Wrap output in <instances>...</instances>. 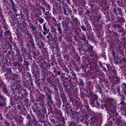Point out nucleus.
I'll return each mask as SVG.
<instances>
[{
    "mask_svg": "<svg viewBox=\"0 0 126 126\" xmlns=\"http://www.w3.org/2000/svg\"><path fill=\"white\" fill-rule=\"evenodd\" d=\"M46 25H47V23H45L43 25V29L44 31H46L48 33L49 32V30L47 28V27H46Z\"/></svg>",
    "mask_w": 126,
    "mask_h": 126,
    "instance_id": "obj_1",
    "label": "nucleus"
},
{
    "mask_svg": "<svg viewBox=\"0 0 126 126\" xmlns=\"http://www.w3.org/2000/svg\"><path fill=\"white\" fill-rule=\"evenodd\" d=\"M30 27L32 32H34V31L36 30V27H35V26H33L32 24H31Z\"/></svg>",
    "mask_w": 126,
    "mask_h": 126,
    "instance_id": "obj_2",
    "label": "nucleus"
},
{
    "mask_svg": "<svg viewBox=\"0 0 126 126\" xmlns=\"http://www.w3.org/2000/svg\"><path fill=\"white\" fill-rule=\"evenodd\" d=\"M46 13H47V14L48 13H49L50 10H51V8H50V6H47L46 8Z\"/></svg>",
    "mask_w": 126,
    "mask_h": 126,
    "instance_id": "obj_3",
    "label": "nucleus"
},
{
    "mask_svg": "<svg viewBox=\"0 0 126 126\" xmlns=\"http://www.w3.org/2000/svg\"><path fill=\"white\" fill-rule=\"evenodd\" d=\"M4 102L0 103V107H3L5 105V99L3 98Z\"/></svg>",
    "mask_w": 126,
    "mask_h": 126,
    "instance_id": "obj_4",
    "label": "nucleus"
},
{
    "mask_svg": "<svg viewBox=\"0 0 126 126\" xmlns=\"http://www.w3.org/2000/svg\"><path fill=\"white\" fill-rule=\"evenodd\" d=\"M12 8L13 9V10H14V11H15V12H16V11H17V9H16V6H15V5H12Z\"/></svg>",
    "mask_w": 126,
    "mask_h": 126,
    "instance_id": "obj_5",
    "label": "nucleus"
},
{
    "mask_svg": "<svg viewBox=\"0 0 126 126\" xmlns=\"http://www.w3.org/2000/svg\"><path fill=\"white\" fill-rule=\"evenodd\" d=\"M31 42L32 43V47H34V40L33 39V38L32 36H31Z\"/></svg>",
    "mask_w": 126,
    "mask_h": 126,
    "instance_id": "obj_6",
    "label": "nucleus"
},
{
    "mask_svg": "<svg viewBox=\"0 0 126 126\" xmlns=\"http://www.w3.org/2000/svg\"><path fill=\"white\" fill-rule=\"evenodd\" d=\"M38 22H39V23H40V24H42L43 22H44V19L42 18H39Z\"/></svg>",
    "mask_w": 126,
    "mask_h": 126,
    "instance_id": "obj_7",
    "label": "nucleus"
},
{
    "mask_svg": "<svg viewBox=\"0 0 126 126\" xmlns=\"http://www.w3.org/2000/svg\"><path fill=\"white\" fill-rule=\"evenodd\" d=\"M58 31L59 33V34H62L63 33V32L62 31V29L61 28V27L59 26L58 28Z\"/></svg>",
    "mask_w": 126,
    "mask_h": 126,
    "instance_id": "obj_8",
    "label": "nucleus"
},
{
    "mask_svg": "<svg viewBox=\"0 0 126 126\" xmlns=\"http://www.w3.org/2000/svg\"><path fill=\"white\" fill-rule=\"evenodd\" d=\"M2 90L4 93H7L8 92V90L5 87H4Z\"/></svg>",
    "mask_w": 126,
    "mask_h": 126,
    "instance_id": "obj_9",
    "label": "nucleus"
},
{
    "mask_svg": "<svg viewBox=\"0 0 126 126\" xmlns=\"http://www.w3.org/2000/svg\"><path fill=\"white\" fill-rule=\"evenodd\" d=\"M41 9H42V12H43L44 14H45V15H48V14L47 13V12H46L45 8L42 7Z\"/></svg>",
    "mask_w": 126,
    "mask_h": 126,
    "instance_id": "obj_10",
    "label": "nucleus"
},
{
    "mask_svg": "<svg viewBox=\"0 0 126 126\" xmlns=\"http://www.w3.org/2000/svg\"><path fill=\"white\" fill-rule=\"evenodd\" d=\"M63 12L65 15H67V16H68V14L66 13V10H65V9H64Z\"/></svg>",
    "mask_w": 126,
    "mask_h": 126,
    "instance_id": "obj_11",
    "label": "nucleus"
},
{
    "mask_svg": "<svg viewBox=\"0 0 126 126\" xmlns=\"http://www.w3.org/2000/svg\"><path fill=\"white\" fill-rule=\"evenodd\" d=\"M73 19V21H74V22H75V23H77V22H78V20H77V18H74Z\"/></svg>",
    "mask_w": 126,
    "mask_h": 126,
    "instance_id": "obj_12",
    "label": "nucleus"
},
{
    "mask_svg": "<svg viewBox=\"0 0 126 126\" xmlns=\"http://www.w3.org/2000/svg\"><path fill=\"white\" fill-rule=\"evenodd\" d=\"M10 3H11L12 5H14V2H13V0H10Z\"/></svg>",
    "mask_w": 126,
    "mask_h": 126,
    "instance_id": "obj_13",
    "label": "nucleus"
},
{
    "mask_svg": "<svg viewBox=\"0 0 126 126\" xmlns=\"http://www.w3.org/2000/svg\"><path fill=\"white\" fill-rule=\"evenodd\" d=\"M5 34H8V35H10V32L9 31H6L5 32Z\"/></svg>",
    "mask_w": 126,
    "mask_h": 126,
    "instance_id": "obj_14",
    "label": "nucleus"
},
{
    "mask_svg": "<svg viewBox=\"0 0 126 126\" xmlns=\"http://www.w3.org/2000/svg\"><path fill=\"white\" fill-rule=\"evenodd\" d=\"M102 57L104 58V59H106V55L105 54V53H103L102 54Z\"/></svg>",
    "mask_w": 126,
    "mask_h": 126,
    "instance_id": "obj_15",
    "label": "nucleus"
},
{
    "mask_svg": "<svg viewBox=\"0 0 126 126\" xmlns=\"http://www.w3.org/2000/svg\"><path fill=\"white\" fill-rule=\"evenodd\" d=\"M107 113L108 115H111L112 114V112L109 110H107Z\"/></svg>",
    "mask_w": 126,
    "mask_h": 126,
    "instance_id": "obj_16",
    "label": "nucleus"
},
{
    "mask_svg": "<svg viewBox=\"0 0 126 126\" xmlns=\"http://www.w3.org/2000/svg\"><path fill=\"white\" fill-rule=\"evenodd\" d=\"M122 125H123V121H120V123H118V126H122Z\"/></svg>",
    "mask_w": 126,
    "mask_h": 126,
    "instance_id": "obj_17",
    "label": "nucleus"
},
{
    "mask_svg": "<svg viewBox=\"0 0 126 126\" xmlns=\"http://www.w3.org/2000/svg\"><path fill=\"white\" fill-rule=\"evenodd\" d=\"M3 99H4V98H3V96L0 95V100H3Z\"/></svg>",
    "mask_w": 126,
    "mask_h": 126,
    "instance_id": "obj_18",
    "label": "nucleus"
},
{
    "mask_svg": "<svg viewBox=\"0 0 126 126\" xmlns=\"http://www.w3.org/2000/svg\"><path fill=\"white\" fill-rule=\"evenodd\" d=\"M43 35H44V36H46V35H47V32H43Z\"/></svg>",
    "mask_w": 126,
    "mask_h": 126,
    "instance_id": "obj_19",
    "label": "nucleus"
},
{
    "mask_svg": "<svg viewBox=\"0 0 126 126\" xmlns=\"http://www.w3.org/2000/svg\"><path fill=\"white\" fill-rule=\"evenodd\" d=\"M82 29L84 31H86V29H85L83 26L82 27Z\"/></svg>",
    "mask_w": 126,
    "mask_h": 126,
    "instance_id": "obj_20",
    "label": "nucleus"
},
{
    "mask_svg": "<svg viewBox=\"0 0 126 126\" xmlns=\"http://www.w3.org/2000/svg\"><path fill=\"white\" fill-rule=\"evenodd\" d=\"M32 110L33 111L34 113H37V110H35V108L32 109Z\"/></svg>",
    "mask_w": 126,
    "mask_h": 126,
    "instance_id": "obj_21",
    "label": "nucleus"
},
{
    "mask_svg": "<svg viewBox=\"0 0 126 126\" xmlns=\"http://www.w3.org/2000/svg\"><path fill=\"white\" fill-rule=\"evenodd\" d=\"M36 42H37V41H38L39 40V38L38 37H35V39Z\"/></svg>",
    "mask_w": 126,
    "mask_h": 126,
    "instance_id": "obj_22",
    "label": "nucleus"
},
{
    "mask_svg": "<svg viewBox=\"0 0 126 126\" xmlns=\"http://www.w3.org/2000/svg\"><path fill=\"white\" fill-rule=\"evenodd\" d=\"M47 38L49 40L50 39V35H47Z\"/></svg>",
    "mask_w": 126,
    "mask_h": 126,
    "instance_id": "obj_23",
    "label": "nucleus"
},
{
    "mask_svg": "<svg viewBox=\"0 0 126 126\" xmlns=\"http://www.w3.org/2000/svg\"><path fill=\"white\" fill-rule=\"evenodd\" d=\"M107 67V68H109V67H110V66L109 65H108V64H106Z\"/></svg>",
    "mask_w": 126,
    "mask_h": 126,
    "instance_id": "obj_24",
    "label": "nucleus"
},
{
    "mask_svg": "<svg viewBox=\"0 0 126 126\" xmlns=\"http://www.w3.org/2000/svg\"><path fill=\"white\" fill-rule=\"evenodd\" d=\"M48 98H49V99L50 100H51V96L48 95Z\"/></svg>",
    "mask_w": 126,
    "mask_h": 126,
    "instance_id": "obj_25",
    "label": "nucleus"
},
{
    "mask_svg": "<svg viewBox=\"0 0 126 126\" xmlns=\"http://www.w3.org/2000/svg\"><path fill=\"white\" fill-rule=\"evenodd\" d=\"M57 74H58V75H60L61 74V72H58L57 73Z\"/></svg>",
    "mask_w": 126,
    "mask_h": 126,
    "instance_id": "obj_26",
    "label": "nucleus"
},
{
    "mask_svg": "<svg viewBox=\"0 0 126 126\" xmlns=\"http://www.w3.org/2000/svg\"><path fill=\"white\" fill-rule=\"evenodd\" d=\"M90 50H92L93 48H92V47H90Z\"/></svg>",
    "mask_w": 126,
    "mask_h": 126,
    "instance_id": "obj_27",
    "label": "nucleus"
},
{
    "mask_svg": "<svg viewBox=\"0 0 126 126\" xmlns=\"http://www.w3.org/2000/svg\"><path fill=\"white\" fill-rule=\"evenodd\" d=\"M121 105H123V102H121L120 103Z\"/></svg>",
    "mask_w": 126,
    "mask_h": 126,
    "instance_id": "obj_28",
    "label": "nucleus"
},
{
    "mask_svg": "<svg viewBox=\"0 0 126 126\" xmlns=\"http://www.w3.org/2000/svg\"><path fill=\"white\" fill-rule=\"evenodd\" d=\"M113 113H116V110H114V112Z\"/></svg>",
    "mask_w": 126,
    "mask_h": 126,
    "instance_id": "obj_29",
    "label": "nucleus"
},
{
    "mask_svg": "<svg viewBox=\"0 0 126 126\" xmlns=\"http://www.w3.org/2000/svg\"><path fill=\"white\" fill-rule=\"evenodd\" d=\"M90 56L91 57H93V56L92 55H91Z\"/></svg>",
    "mask_w": 126,
    "mask_h": 126,
    "instance_id": "obj_30",
    "label": "nucleus"
},
{
    "mask_svg": "<svg viewBox=\"0 0 126 126\" xmlns=\"http://www.w3.org/2000/svg\"><path fill=\"white\" fill-rule=\"evenodd\" d=\"M103 68H104V70H106V68L105 67H103Z\"/></svg>",
    "mask_w": 126,
    "mask_h": 126,
    "instance_id": "obj_31",
    "label": "nucleus"
},
{
    "mask_svg": "<svg viewBox=\"0 0 126 126\" xmlns=\"http://www.w3.org/2000/svg\"><path fill=\"white\" fill-rule=\"evenodd\" d=\"M114 121H115V119H113V122H114Z\"/></svg>",
    "mask_w": 126,
    "mask_h": 126,
    "instance_id": "obj_32",
    "label": "nucleus"
},
{
    "mask_svg": "<svg viewBox=\"0 0 126 126\" xmlns=\"http://www.w3.org/2000/svg\"><path fill=\"white\" fill-rule=\"evenodd\" d=\"M115 116H118V114H116Z\"/></svg>",
    "mask_w": 126,
    "mask_h": 126,
    "instance_id": "obj_33",
    "label": "nucleus"
},
{
    "mask_svg": "<svg viewBox=\"0 0 126 126\" xmlns=\"http://www.w3.org/2000/svg\"><path fill=\"white\" fill-rule=\"evenodd\" d=\"M126 1V0H125Z\"/></svg>",
    "mask_w": 126,
    "mask_h": 126,
    "instance_id": "obj_34",
    "label": "nucleus"
}]
</instances>
